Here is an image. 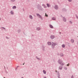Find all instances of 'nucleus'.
<instances>
[{"mask_svg": "<svg viewBox=\"0 0 78 78\" xmlns=\"http://www.w3.org/2000/svg\"><path fill=\"white\" fill-rule=\"evenodd\" d=\"M37 16H38V17H40L41 19H42V16H41L39 15L38 14H37Z\"/></svg>", "mask_w": 78, "mask_h": 78, "instance_id": "nucleus-1", "label": "nucleus"}, {"mask_svg": "<svg viewBox=\"0 0 78 78\" xmlns=\"http://www.w3.org/2000/svg\"><path fill=\"white\" fill-rule=\"evenodd\" d=\"M53 44L52 45V47H53V46H55V45H56V44L55 43H53V42H52Z\"/></svg>", "mask_w": 78, "mask_h": 78, "instance_id": "nucleus-2", "label": "nucleus"}, {"mask_svg": "<svg viewBox=\"0 0 78 78\" xmlns=\"http://www.w3.org/2000/svg\"><path fill=\"white\" fill-rule=\"evenodd\" d=\"M55 9H58V6H57V5H55Z\"/></svg>", "mask_w": 78, "mask_h": 78, "instance_id": "nucleus-3", "label": "nucleus"}, {"mask_svg": "<svg viewBox=\"0 0 78 78\" xmlns=\"http://www.w3.org/2000/svg\"><path fill=\"white\" fill-rule=\"evenodd\" d=\"M51 39H54V38H55V36H51Z\"/></svg>", "mask_w": 78, "mask_h": 78, "instance_id": "nucleus-4", "label": "nucleus"}, {"mask_svg": "<svg viewBox=\"0 0 78 78\" xmlns=\"http://www.w3.org/2000/svg\"><path fill=\"white\" fill-rule=\"evenodd\" d=\"M48 45H50L51 44V42H48Z\"/></svg>", "mask_w": 78, "mask_h": 78, "instance_id": "nucleus-5", "label": "nucleus"}, {"mask_svg": "<svg viewBox=\"0 0 78 78\" xmlns=\"http://www.w3.org/2000/svg\"><path fill=\"white\" fill-rule=\"evenodd\" d=\"M50 28H53V26H52V25H50Z\"/></svg>", "mask_w": 78, "mask_h": 78, "instance_id": "nucleus-6", "label": "nucleus"}, {"mask_svg": "<svg viewBox=\"0 0 78 78\" xmlns=\"http://www.w3.org/2000/svg\"><path fill=\"white\" fill-rule=\"evenodd\" d=\"M10 13H11V14H14V12H12V11H11L10 12Z\"/></svg>", "mask_w": 78, "mask_h": 78, "instance_id": "nucleus-7", "label": "nucleus"}, {"mask_svg": "<svg viewBox=\"0 0 78 78\" xmlns=\"http://www.w3.org/2000/svg\"><path fill=\"white\" fill-rule=\"evenodd\" d=\"M71 41L72 42V43H73L74 42V40H73V39H71Z\"/></svg>", "mask_w": 78, "mask_h": 78, "instance_id": "nucleus-8", "label": "nucleus"}, {"mask_svg": "<svg viewBox=\"0 0 78 78\" xmlns=\"http://www.w3.org/2000/svg\"><path fill=\"white\" fill-rule=\"evenodd\" d=\"M13 9H16V6H14L12 7Z\"/></svg>", "mask_w": 78, "mask_h": 78, "instance_id": "nucleus-9", "label": "nucleus"}, {"mask_svg": "<svg viewBox=\"0 0 78 78\" xmlns=\"http://www.w3.org/2000/svg\"><path fill=\"white\" fill-rule=\"evenodd\" d=\"M30 19H33V16H30Z\"/></svg>", "mask_w": 78, "mask_h": 78, "instance_id": "nucleus-10", "label": "nucleus"}, {"mask_svg": "<svg viewBox=\"0 0 78 78\" xmlns=\"http://www.w3.org/2000/svg\"><path fill=\"white\" fill-rule=\"evenodd\" d=\"M41 30V28H39V27H38L37 28V30Z\"/></svg>", "mask_w": 78, "mask_h": 78, "instance_id": "nucleus-11", "label": "nucleus"}, {"mask_svg": "<svg viewBox=\"0 0 78 78\" xmlns=\"http://www.w3.org/2000/svg\"><path fill=\"white\" fill-rule=\"evenodd\" d=\"M43 73H44V74H45V73H46V71L44 70H43Z\"/></svg>", "mask_w": 78, "mask_h": 78, "instance_id": "nucleus-12", "label": "nucleus"}, {"mask_svg": "<svg viewBox=\"0 0 78 78\" xmlns=\"http://www.w3.org/2000/svg\"><path fill=\"white\" fill-rule=\"evenodd\" d=\"M63 20L64 21V22H66V19H65V18H63Z\"/></svg>", "mask_w": 78, "mask_h": 78, "instance_id": "nucleus-13", "label": "nucleus"}, {"mask_svg": "<svg viewBox=\"0 0 78 78\" xmlns=\"http://www.w3.org/2000/svg\"><path fill=\"white\" fill-rule=\"evenodd\" d=\"M62 47H63V48H64L65 47V45L64 44H62Z\"/></svg>", "mask_w": 78, "mask_h": 78, "instance_id": "nucleus-14", "label": "nucleus"}, {"mask_svg": "<svg viewBox=\"0 0 78 78\" xmlns=\"http://www.w3.org/2000/svg\"><path fill=\"white\" fill-rule=\"evenodd\" d=\"M52 20H56V18L55 17H53L52 18Z\"/></svg>", "mask_w": 78, "mask_h": 78, "instance_id": "nucleus-15", "label": "nucleus"}, {"mask_svg": "<svg viewBox=\"0 0 78 78\" xmlns=\"http://www.w3.org/2000/svg\"><path fill=\"white\" fill-rule=\"evenodd\" d=\"M47 6L48 7H50V5L48 4H47Z\"/></svg>", "mask_w": 78, "mask_h": 78, "instance_id": "nucleus-16", "label": "nucleus"}, {"mask_svg": "<svg viewBox=\"0 0 78 78\" xmlns=\"http://www.w3.org/2000/svg\"><path fill=\"white\" fill-rule=\"evenodd\" d=\"M45 16L46 17H48V15H47V13H45Z\"/></svg>", "mask_w": 78, "mask_h": 78, "instance_id": "nucleus-17", "label": "nucleus"}, {"mask_svg": "<svg viewBox=\"0 0 78 78\" xmlns=\"http://www.w3.org/2000/svg\"><path fill=\"white\" fill-rule=\"evenodd\" d=\"M12 2H14L15 1V0H11Z\"/></svg>", "mask_w": 78, "mask_h": 78, "instance_id": "nucleus-18", "label": "nucleus"}, {"mask_svg": "<svg viewBox=\"0 0 78 78\" xmlns=\"http://www.w3.org/2000/svg\"><path fill=\"white\" fill-rule=\"evenodd\" d=\"M69 2H72V0H68Z\"/></svg>", "mask_w": 78, "mask_h": 78, "instance_id": "nucleus-19", "label": "nucleus"}, {"mask_svg": "<svg viewBox=\"0 0 78 78\" xmlns=\"http://www.w3.org/2000/svg\"><path fill=\"white\" fill-rule=\"evenodd\" d=\"M61 56H63V54H61Z\"/></svg>", "mask_w": 78, "mask_h": 78, "instance_id": "nucleus-20", "label": "nucleus"}, {"mask_svg": "<svg viewBox=\"0 0 78 78\" xmlns=\"http://www.w3.org/2000/svg\"><path fill=\"white\" fill-rule=\"evenodd\" d=\"M70 64H68V65H67V66H69Z\"/></svg>", "mask_w": 78, "mask_h": 78, "instance_id": "nucleus-21", "label": "nucleus"}, {"mask_svg": "<svg viewBox=\"0 0 78 78\" xmlns=\"http://www.w3.org/2000/svg\"><path fill=\"white\" fill-rule=\"evenodd\" d=\"M59 69H62V68H60V67H59Z\"/></svg>", "mask_w": 78, "mask_h": 78, "instance_id": "nucleus-22", "label": "nucleus"}, {"mask_svg": "<svg viewBox=\"0 0 78 78\" xmlns=\"http://www.w3.org/2000/svg\"><path fill=\"white\" fill-rule=\"evenodd\" d=\"M73 76H72L71 78H73Z\"/></svg>", "mask_w": 78, "mask_h": 78, "instance_id": "nucleus-23", "label": "nucleus"}, {"mask_svg": "<svg viewBox=\"0 0 78 78\" xmlns=\"http://www.w3.org/2000/svg\"><path fill=\"white\" fill-rule=\"evenodd\" d=\"M44 78H47L46 77H44Z\"/></svg>", "mask_w": 78, "mask_h": 78, "instance_id": "nucleus-24", "label": "nucleus"}, {"mask_svg": "<svg viewBox=\"0 0 78 78\" xmlns=\"http://www.w3.org/2000/svg\"><path fill=\"white\" fill-rule=\"evenodd\" d=\"M55 72H57V71H56V70Z\"/></svg>", "mask_w": 78, "mask_h": 78, "instance_id": "nucleus-25", "label": "nucleus"}, {"mask_svg": "<svg viewBox=\"0 0 78 78\" xmlns=\"http://www.w3.org/2000/svg\"><path fill=\"white\" fill-rule=\"evenodd\" d=\"M60 63V64H61V63Z\"/></svg>", "mask_w": 78, "mask_h": 78, "instance_id": "nucleus-26", "label": "nucleus"}, {"mask_svg": "<svg viewBox=\"0 0 78 78\" xmlns=\"http://www.w3.org/2000/svg\"><path fill=\"white\" fill-rule=\"evenodd\" d=\"M58 78H60L59 77H58Z\"/></svg>", "mask_w": 78, "mask_h": 78, "instance_id": "nucleus-27", "label": "nucleus"}, {"mask_svg": "<svg viewBox=\"0 0 78 78\" xmlns=\"http://www.w3.org/2000/svg\"><path fill=\"white\" fill-rule=\"evenodd\" d=\"M43 5V6H44V5Z\"/></svg>", "mask_w": 78, "mask_h": 78, "instance_id": "nucleus-28", "label": "nucleus"}, {"mask_svg": "<svg viewBox=\"0 0 78 78\" xmlns=\"http://www.w3.org/2000/svg\"><path fill=\"white\" fill-rule=\"evenodd\" d=\"M1 20V18H0V20Z\"/></svg>", "mask_w": 78, "mask_h": 78, "instance_id": "nucleus-29", "label": "nucleus"}, {"mask_svg": "<svg viewBox=\"0 0 78 78\" xmlns=\"http://www.w3.org/2000/svg\"><path fill=\"white\" fill-rule=\"evenodd\" d=\"M23 65H24V63L23 64Z\"/></svg>", "mask_w": 78, "mask_h": 78, "instance_id": "nucleus-30", "label": "nucleus"}, {"mask_svg": "<svg viewBox=\"0 0 78 78\" xmlns=\"http://www.w3.org/2000/svg\"><path fill=\"white\" fill-rule=\"evenodd\" d=\"M44 7V8H46V7Z\"/></svg>", "mask_w": 78, "mask_h": 78, "instance_id": "nucleus-31", "label": "nucleus"}]
</instances>
